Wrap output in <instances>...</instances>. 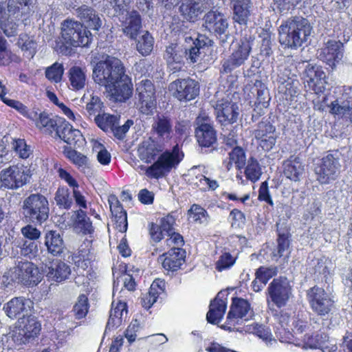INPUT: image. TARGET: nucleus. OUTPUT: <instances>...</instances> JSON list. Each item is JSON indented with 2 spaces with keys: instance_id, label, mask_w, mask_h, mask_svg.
Wrapping results in <instances>:
<instances>
[{
  "instance_id": "9b49d317",
  "label": "nucleus",
  "mask_w": 352,
  "mask_h": 352,
  "mask_svg": "<svg viewBox=\"0 0 352 352\" xmlns=\"http://www.w3.org/2000/svg\"><path fill=\"white\" fill-rule=\"evenodd\" d=\"M307 297L311 310L318 316H329L334 309V301L324 289L315 286L307 292Z\"/></svg>"
},
{
  "instance_id": "f704fd0d",
  "label": "nucleus",
  "mask_w": 352,
  "mask_h": 352,
  "mask_svg": "<svg viewBox=\"0 0 352 352\" xmlns=\"http://www.w3.org/2000/svg\"><path fill=\"white\" fill-rule=\"evenodd\" d=\"M123 32L131 38H135L142 28L141 17L136 11L129 14L126 20L122 23Z\"/></svg>"
},
{
  "instance_id": "774afa93",
  "label": "nucleus",
  "mask_w": 352,
  "mask_h": 352,
  "mask_svg": "<svg viewBox=\"0 0 352 352\" xmlns=\"http://www.w3.org/2000/svg\"><path fill=\"white\" fill-rule=\"evenodd\" d=\"M116 229L120 232H125L127 230V216L126 211H120L113 213Z\"/></svg>"
},
{
  "instance_id": "a211bd4d",
  "label": "nucleus",
  "mask_w": 352,
  "mask_h": 352,
  "mask_svg": "<svg viewBox=\"0 0 352 352\" xmlns=\"http://www.w3.org/2000/svg\"><path fill=\"white\" fill-rule=\"evenodd\" d=\"M340 167L338 158L333 154H328L315 168L317 180L322 184H327L335 180L339 174Z\"/></svg>"
},
{
  "instance_id": "4468645a",
  "label": "nucleus",
  "mask_w": 352,
  "mask_h": 352,
  "mask_svg": "<svg viewBox=\"0 0 352 352\" xmlns=\"http://www.w3.org/2000/svg\"><path fill=\"white\" fill-rule=\"evenodd\" d=\"M214 108L217 120L223 126L236 122L241 112L239 104L229 96L217 100Z\"/></svg>"
},
{
  "instance_id": "72a5a7b5",
  "label": "nucleus",
  "mask_w": 352,
  "mask_h": 352,
  "mask_svg": "<svg viewBox=\"0 0 352 352\" xmlns=\"http://www.w3.org/2000/svg\"><path fill=\"white\" fill-rule=\"evenodd\" d=\"M165 289V282L162 279H155L151 284L148 292L142 298V305L146 309H150L157 301L160 294Z\"/></svg>"
},
{
  "instance_id": "bf43d9fd",
  "label": "nucleus",
  "mask_w": 352,
  "mask_h": 352,
  "mask_svg": "<svg viewBox=\"0 0 352 352\" xmlns=\"http://www.w3.org/2000/svg\"><path fill=\"white\" fill-rule=\"evenodd\" d=\"M6 94V89L5 86L2 85V82L0 81V98L1 99V100L8 106L17 110L22 115L23 113H25L26 107L23 104L17 100L8 99L5 96Z\"/></svg>"
},
{
  "instance_id": "6ab92c4d",
  "label": "nucleus",
  "mask_w": 352,
  "mask_h": 352,
  "mask_svg": "<svg viewBox=\"0 0 352 352\" xmlns=\"http://www.w3.org/2000/svg\"><path fill=\"white\" fill-rule=\"evenodd\" d=\"M169 89L179 101H188L195 98L199 94V87L194 80L184 78L172 82Z\"/></svg>"
},
{
  "instance_id": "412c9836",
  "label": "nucleus",
  "mask_w": 352,
  "mask_h": 352,
  "mask_svg": "<svg viewBox=\"0 0 352 352\" xmlns=\"http://www.w3.org/2000/svg\"><path fill=\"white\" fill-rule=\"evenodd\" d=\"M343 44L340 41L329 40L318 51V57L333 69L343 58Z\"/></svg>"
},
{
  "instance_id": "680f3d73",
  "label": "nucleus",
  "mask_w": 352,
  "mask_h": 352,
  "mask_svg": "<svg viewBox=\"0 0 352 352\" xmlns=\"http://www.w3.org/2000/svg\"><path fill=\"white\" fill-rule=\"evenodd\" d=\"M289 241L288 236L285 234H280L278 238V250L277 253L273 252L274 257L280 258L283 256H288Z\"/></svg>"
},
{
  "instance_id": "aec40b11",
  "label": "nucleus",
  "mask_w": 352,
  "mask_h": 352,
  "mask_svg": "<svg viewBox=\"0 0 352 352\" xmlns=\"http://www.w3.org/2000/svg\"><path fill=\"white\" fill-rule=\"evenodd\" d=\"M41 325L36 318L30 314L18 320L15 336L20 343L25 344L39 334Z\"/></svg>"
},
{
  "instance_id": "8fccbe9b",
  "label": "nucleus",
  "mask_w": 352,
  "mask_h": 352,
  "mask_svg": "<svg viewBox=\"0 0 352 352\" xmlns=\"http://www.w3.org/2000/svg\"><path fill=\"white\" fill-rule=\"evenodd\" d=\"M54 199L57 206L60 208L69 209L72 204V199L68 188L65 187H60L56 192Z\"/></svg>"
},
{
  "instance_id": "5701e85b",
  "label": "nucleus",
  "mask_w": 352,
  "mask_h": 352,
  "mask_svg": "<svg viewBox=\"0 0 352 352\" xmlns=\"http://www.w3.org/2000/svg\"><path fill=\"white\" fill-rule=\"evenodd\" d=\"M33 305V302L30 299L18 297L6 303L3 309L10 318L13 319L21 316L23 318L31 313Z\"/></svg>"
},
{
  "instance_id": "6e6552de",
  "label": "nucleus",
  "mask_w": 352,
  "mask_h": 352,
  "mask_svg": "<svg viewBox=\"0 0 352 352\" xmlns=\"http://www.w3.org/2000/svg\"><path fill=\"white\" fill-rule=\"evenodd\" d=\"M137 108L146 116H153L157 109V98L154 85L150 80H142L136 85Z\"/></svg>"
},
{
  "instance_id": "338daca9",
  "label": "nucleus",
  "mask_w": 352,
  "mask_h": 352,
  "mask_svg": "<svg viewBox=\"0 0 352 352\" xmlns=\"http://www.w3.org/2000/svg\"><path fill=\"white\" fill-rule=\"evenodd\" d=\"M276 9L281 13L285 14L293 9L300 0H273Z\"/></svg>"
},
{
  "instance_id": "f3484780",
  "label": "nucleus",
  "mask_w": 352,
  "mask_h": 352,
  "mask_svg": "<svg viewBox=\"0 0 352 352\" xmlns=\"http://www.w3.org/2000/svg\"><path fill=\"white\" fill-rule=\"evenodd\" d=\"M196 122L195 136L199 145L204 147L212 146L217 141V136L211 118L206 113H201L197 118Z\"/></svg>"
},
{
  "instance_id": "3c124183",
  "label": "nucleus",
  "mask_w": 352,
  "mask_h": 352,
  "mask_svg": "<svg viewBox=\"0 0 352 352\" xmlns=\"http://www.w3.org/2000/svg\"><path fill=\"white\" fill-rule=\"evenodd\" d=\"M64 73L63 65L59 63H54L45 69V77L52 82L58 83L62 80Z\"/></svg>"
},
{
  "instance_id": "a878e982",
  "label": "nucleus",
  "mask_w": 352,
  "mask_h": 352,
  "mask_svg": "<svg viewBox=\"0 0 352 352\" xmlns=\"http://www.w3.org/2000/svg\"><path fill=\"white\" fill-rule=\"evenodd\" d=\"M185 252L179 248H173L168 252L163 254L159 261L167 271L177 270L184 261Z\"/></svg>"
},
{
  "instance_id": "bb28decb",
  "label": "nucleus",
  "mask_w": 352,
  "mask_h": 352,
  "mask_svg": "<svg viewBox=\"0 0 352 352\" xmlns=\"http://www.w3.org/2000/svg\"><path fill=\"white\" fill-rule=\"evenodd\" d=\"M244 167L245 179L242 175V169L236 175V179L239 184L245 185L248 181L255 183L260 179L262 175V169L257 160L254 157L249 158L246 166Z\"/></svg>"
},
{
  "instance_id": "e433bc0d",
  "label": "nucleus",
  "mask_w": 352,
  "mask_h": 352,
  "mask_svg": "<svg viewBox=\"0 0 352 352\" xmlns=\"http://www.w3.org/2000/svg\"><path fill=\"white\" fill-rule=\"evenodd\" d=\"M179 12L184 19L189 22L196 21L203 13L195 0H186L179 7Z\"/></svg>"
},
{
  "instance_id": "a19ab883",
  "label": "nucleus",
  "mask_w": 352,
  "mask_h": 352,
  "mask_svg": "<svg viewBox=\"0 0 352 352\" xmlns=\"http://www.w3.org/2000/svg\"><path fill=\"white\" fill-rule=\"evenodd\" d=\"M172 126L173 123L170 118L161 115L155 118L152 129L158 137L168 138L172 131Z\"/></svg>"
},
{
  "instance_id": "b1692460",
  "label": "nucleus",
  "mask_w": 352,
  "mask_h": 352,
  "mask_svg": "<svg viewBox=\"0 0 352 352\" xmlns=\"http://www.w3.org/2000/svg\"><path fill=\"white\" fill-rule=\"evenodd\" d=\"M276 81L280 93L291 97L297 94L298 81L296 79L295 76L292 74L290 69L287 68L280 69Z\"/></svg>"
},
{
  "instance_id": "79ce46f5",
  "label": "nucleus",
  "mask_w": 352,
  "mask_h": 352,
  "mask_svg": "<svg viewBox=\"0 0 352 352\" xmlns=\"http://www.w3.org/2000/svg\"><path fill=\"white\" fill-rule=\"evenodd\" d=\"M29 10L28 7L20 6V15L19 16L16 14L13 15L11 14L8 11V18L6 21H4L1 23V29L3 31V33L8 36H14L18 33V25L16 22H14L12 18L16 20H19L21 17L25 14Z\"/></svg>"
},
{
  "instance_id": "20e7f679",
  "label": "nucleus",
  "mask_w": 352,
  "mask_h": 352,
  "mask_svg": "<svg viewBox=\"0 0 352 352\" xmlns=\"http://www.w3.org/2000/svg\"><path fill=\"white\" fill-rule=\"evenodd\" d=\"M61 39L66 47L87 46L91 41V34L79 21L66 19L61 24Z\"/></svg>"
},
{
  "instance_id": "2eb2a0df",
  "label": "nucleus",
  "mask_w": 352,
  "mask_h": 352,
  "mask_svg": "<svg viewBox=\"0 0 352 352\" xmlns=\"http://www.w3.org/2000/svg\"><path fill=\"white\" fill-rule=\"evenodd\" d=\"M203 26L210 32L214 34L223 44L227 42L230 34L228 31V21L225 15L217 11H210L204 17Z\"/></svg>"
},
{
  "instance_id": "f03ea898",
  "label": "nucleus",
  "mask_w": 352,
  "mask_h": 352,
  "mask_svg": "<svg viewBox=\"0 0 352 352\" xmlns=\"http://www.w3.org/2000/svg\"><path fill=\"white\" fill-rule=\"evenodd\" d=\"M311 30V24L307 19L302 16L290 18L279 27V42L285 47L296 49L307 41Z\"/></svg>"
},
{
  "instance_id": "f257e3e1",
  "label": "nucleus",
  "mask_w": 352,
  "mask_h": 352,
  "mask_svg": "<svg viewBox=\"0 0 352 352\" xmlns=\"http://www.w3.org/2000/svg\"><path fill=\"white\" fill-rule=\"evenodd\" d=\"M93 79L105 87L111 100L125 102L132 95L131 78L125 74L122 61L117 58L107 56L97 63L93 69Z\"/></svg>"
},
{
  "instance_id": "dca6fc26",
  "label": "nucleus",
  "mask_w": 352,
  "mask_h": 352,
  "mask_svg": "<svg viewBox=\"0 0 352 352\" xmlns=\"http://www.w3.org/2000/svg\"><path fill=\"white\" fill-rule=\"evenodd\" d=\"M336 93L340 96L331 103L330 112L349 120L352 124V89L339 87Z\"/></svg>"
},
{
  "instance_id": "39448f33",
  "label": "nucleus",
  "mask_w": 352,
  "mask_h": 352,
  "mask_svg": "<svg viewBox=\"0 0 352 352\" xmlns=\"http://www.w3.org/2000/svg\"><path fill=\"white\" fill-rule=\"evenodd\" d=\"M8 283L10 282L21 283L24 285H36L42 278V274L38 267L30 261H19L4 275Z\"/></svg>"
},
{
  "instance_id": "69168bd1",
  "label": "nucleus",
  "mask_w": 352,
  "mask_h": 352,
  "mask_svg": "<svg viewBox=\"0 0 352 352\" xmlns=\"http://www.w3.org/2000/svg\"><path fill=\"white\" fill-rule=\"evenodd\" d=\"M12 148L19 155V157L22 159H27L32 153L30 146L27 145L26 142L23 139L15 140L13 142Z\"/></svg>"
},
{
  "instance_id": "37998d69",
  "label": "nucleus",
  "mask_w": 352,
  "mask_h": 352,
  "mask_svg": "<svg viewBox=\"0 0 352 352\" xmlns=\"http://www.w3.org/2000/svg\"><path fill=\"white\" fill-rule=\"evenodd\" d=\"M76 215L75 228L76 230L83 234H91L94 229L86 213L82 209H80L76 212Z\"/></svg>"
},
{
  "instance_id": "7c9ffc66",
  "label": "nucleus",
  "mask_w": 352,
  "mask_h": 352,
  "mask_svg": "<svg viewBox=\"0 0 352 352\" xmlns=\"http://www.w3.org/2000/svg\"><path fill=\"white\" fill-rule=\"evenodd\" d=\"M44 243L48 253L53 256H60L64 252L65 243L63 237L56 230H50L45 233Z\"/></svg>"
},
{
  "instance_id": "0eeeda50",
  "label": "nucleus",
  "mask_w": 352,
  "mask_h": 352,
  "mask_svg": "<svg viewBox=\"0 0 352 352\" xmlns=\"http://www.w3.org/2000/svg\"><path fill=\"white\" fill-rule=\"evenodd\" d=\"M253 41L251 36H244L234 44L230 55L222 62L221 73L230 74L244 65L250 56Z\"/></svg>"
},
{
  "instance_id": "9d476101",
  "label": "nucleus",
  "mask_w": 352,
  "mask_h": 352,
  "mask_svg": "<svg viewBox=\"0 0 352 352\" xmlns=\"http://www.w3.org/2000/svg\"><path fill=\"white\" fill-rule=\"evenodd\" d=\"M268 305L272 302L277 307H285L292 297V287L285 277L274 278L267 289Z\"/></svg>"
},
{
  "instance_id": "f8f14e48",
  "label": "nucleus",
  "mask_w": 352,
  "mask_h": 352,
  "mask_svg": "<svg viewBox=\"0 0 352 352\" xmlns=\"http://www.w3.org/2000/svg\"><path fill=\"white\" fill-rule=\"evenodd\" d=\"M184 49L187 60L196 63L201 60V55L205 50L212 46L213 42L208 36L193 33L184 35Z\"/></svg>"
},
{
  "instance_id": "de8ad7c7",
  "label": "nucleus",
  "mask_w": 352,
  "mask_h": 352,
  "mask_svg": "<svg viewBox=\"0 0 352 352\" xmlns=\"http://www.w3.org/2000/svg\"><path fill=\"white\" fill-rule=\"evenodd\" d=\"M154 40L148 32H146L137 41V50L142 56L150 54L153 48Z\"/></svg>"
},
{
  "instance_id": "c9c22d12",
  "label": "nucleus",
  "mask_w": 352,
  "mask_h": 352,
  "mask_svg": "<svg viewBox=\"0 0 352 352\" xmlns=\"http://www.w3.org/2000/svg\"><path fill=\"white\" fill-rule=\"evenodd\" d=\"M226 302L219 298H215L210 305V309L206 315L208 322L217 324L223 318L226 310Z\"/></svg>"
},
{
  "instance_id": "13d9d810",
  "label": "nucleus",
  "mask_w": 352,
  "mask_h": 352,
  "mask_svg": "<svg viewBox=\"0 0 352 352\" xmlns=\"http://www.w3.org/2000/svg\"><path fill=\"white\" fill-rule=\"evenodd\" d=\"M21 254L30 258H34L38 252V243L35 241L25 240L20 247Z\"/></svg>"
},
{
  "instance_id": "49530a36",
  "label": "nucleus",
  "mask_w": 352,
  "mask_h": 352,
  "mask_svg": "<svg viewBox=\"0 0 352 352\" xmlns=\"http://www.w3.org/2000/svg\"><path fill=\"white\" fill-rule=\"evenodd\" d=\"M188 219L195 223L207 224L209 217L206 210L197 204H193L188 211Z\"/></svg>"
},
{
  "instance_id": "4be33fe9",
  "label": "nucleus",
  "mask_w": 352,
  "mask_h": 352,
  "mask_svg": "<svg viewBox=\"0 0 352 352\" xmlns=\"http://www.w3.org/2000/svg\"><path fill=\"white\" fill-rule=\"evenodd\" d=\"M43 271L48 280L58 283L68 278L71 274L70 267L58 259L47 260L44 263Z\"/></svg>"
},
{
  "instance_id": "864d4df0",
  "label": "nucleus",
  "mask_w": 352,
  "mask_h": 352,
  "mask_svg": "<svg viewBox=\"0 0 352 352\" xmlns=\"http://www.w3.org/2000/svg\"><path fill=\"white\" fill-rule=\"evenodd\" d=\"M104 104L100 98L96 96H92L90 100L86 104V111L89 116L102 114L104 110Z\"/></svg>"
},
{
  "instance_id": "c03bdc74",
  "label": "nucleus",
  "mask_w": 352,
  "mask_h": 352,
  "mask_svg": "<svg viewBox=\"0 0 352 352\" xmlns=\"http://www.w3.org/2000/svg\"><path fill=\"white\" fill-rule=\"evenodd\" d=\"M252 3L249 5H238L232 6L234 22L245 25L251 16Z\"/></svg>"
},
{
  "instance_id": "ea45409f",
  "label": "nucleus",
  "mask_w": 352,
  "mask_h": 352,
  "mask_svg": "<svg viewBox=\"0 0 352 352\" xmlns=\"http://www.w3.org/2000/svg\"><path fill=\"white\" fill-rule=\"evenodd\" d=\"M245 151L242 148L236 146L229 153L228 159L223 162V164L227 170H230L232 168L233 164L240 170L245 166Z\"/></svg>"
},
{
  "instance_id": "e2e57ef3",
  "label": "nucleus",
  "mask_w": 352,
  "mask_h": 352,
  "mask_svg": "<svg viewBox=\"0 0 352 352\" xmlns=\"http://www.w3.org/2000/svg\"><path fill=\"white\" fill-rule=\"evenodd\" d=\"M21 50L24 52V56L28 58H32L36 54V43L32 39L21 37L19 42Z\"/></svg>"
},
{
  "instance_id": "052dcab7",
  "label": "nucleus",
  "mask_w": 352,
  "mask_h": 352,
  "mask_svg": "<svg viewBox=\"0 0 352 352\" xmlns=\"http://www.w3.org/2000/svg\"><path fill=\"white\" fill-rule=\"evenodd\" d=\"M64 153L70 161L78 166H83L87 164L86 156L69 147L65 148Z\"/></svg>"
},
{
  "instance_id": "a18cd8bd",
  "label": "nucleus",
  "mask_w": 352,
  "mask_h": 352,
  "mask_svg": "<svg viewBox=\"0 0 352 352\" xmlns=\"http://www.w3.org/2000/svg\"><path fill=\"white\" fill-rule=\"evenodd\" d=\"M94 121L97 126L104 131H112L116 124H118V118L116 116L105 113L96 116Z\"/></svg>"
},
{
  "instance_id": "c85d7f7f",
  "label": "nucleus",
  "mask_w": 352,
  "mask_h": 352,
  "mask_svg": "<svg viewBox=\"0 0 352 352\" xmlns=\"http://www.w3.org/2000/svg\"><path fill=\"white\" fill-rule=\"evenodd\" d=\"M326 77L325 73L322 68L317 65L308 64L303 72L304 83L310 89L316 90V87L320 84H323V81Z\"/></svg>"
},
{
  "instance_id": "09e8293b",
  "label": "nucleus",
  "mask_w": 352,
  "mask_h": 352,
  "mask_svg": "<svg viewBox=\"0 0 352 352\" xmlns=\"http://www.w3.org/2000/svg\"><path fill=\"white\" fill-rule=\"evenodd\" d=\"M47 96L48 98L50 100V101L56 104L60 109L63 113H64V115L67 116V118L69 120H72L76 123L80 122L81 116L78 113H74L69 107H67L63 103L59 102L58 99L54 93L50 91H47Z\"/></svg>"
},
{
  "instance_id": "6e6d98bb",
  "label": "nucleus",
  "mask_w": 352,
  "mask_h": 352,
  "mask_svg": "<svg viewBox=\"0 0 352 352\" xmlns=\"http://www.w3.org/2000/svg\"><path fill=\"white\" fill-rule=\"evenodd\" d=\"M236 256L230 253L225 252L221 254L218 261L216 262V269L219 272H222L230 269L236 262Z\"/></svg>"
},
{
  "instance_id": "c756f323",
  "label": "nucleus",
  "mask_w": 352,
  "mask_h": 352,
  "mask_svg": "<svg viewBox=\"0 0 352 352\" xmlns=\"http://www.w3.org/2000/svg\"><path fill=\"white\" fill-rule=\"evenodd\" d=\"M304 171L305 166L298 157L291 156L283 162L284 175L292 181H300Z\"/></svg>"
},
{
  "instance_id": "7ed1b4c3",
  "label": "nucleus",
  "mask_w": 352,
  "mask_h": 352,
  "mask_svg": "<svg viewBox=\"0 0 352 352\" xmlns=\"http://www.w3.org/2000/svg\"><path fill=\"white\" fill-rule=\"evenodd\" d=\"M184 157L178 144L173 146L171 150H166L157 157L151 166H140L138 168L145 173L150 179L164 177L166 175L175 168Z\"/></svg>"
},
{
  "instance_id": "ddd939ff",
  "label": "nucleus",
  "mask_w": 352,
  "mask_h": 352,
  "mask_svg": "<svg viewBox=\"0 0 352 352\" xmlns=\"http://www.w3.org/2000/svg\"><path fill=\"white\" fill-rule=\"evenodd\" d=\"M29 175L26 167L23 165L10 166L0 173V188L16 190L24 186Z\"/></svg>"
},
{
  "instance_id": "423d86ee",
  "label": "nucleus",
  "mask_w": 352,
  "mask_h": 352,
  "mask_svg": "<svg viewBox=\"0 0 352 352\" xmlns=\"http://www.w3.org/2000/svg\"><path fill=\"white\" fill-rule=\"evenodd\" d=\"M23 214L33 223L41 224L49 217L47 199L39 193L31 194L23 201Z\"/></svg>"
},
{
  "instance_id": "393cba45",
  "label": "nucleus",
  "mask_w": 352,
  "mask_h": 352,
  "mask_svg": "<svg viewBox=\"0 0 352 352\" xmlns=\"http://www.w3.org/2000/svg\"><path fill=\"white\" fill-rule=\"evenodd\" d=\"M185 53L177 44H171L166 47L164 58L168 67L173 74L183 70L184 63L183 55Z\"/></svg>"
},
{
  "instance_id": "5fc2aeb1",
  "label": "nucleus",
  "mask_w": 352,
  "mask_h": 352,
  "mask_svg": "<svg viewBox=\"0 0 352 352\" xmlns=\"http://www.w3.org/2000/svg\"><path fill=\"white\" fill-rule=\"evenodd\" d=\"M89 309L88 298L84 295H80L77 302L73 308L74 315L76 319H81L85 317Z\"/></svg>"
},
{
  "instance_id": "4d7b16f0",
  "label": "nucleus",
  "mask_w": 352,
  "mask_h": 352,
  "mask_svg": "<svg viewBox=\"0 0 352 352\" xmlns=\"http://www.w3.org/2000/svg\"><path fill=\"white\" fill-rule=\"evenodd\" d=\"M35 124L38 129H43L48 132H52V130H54L57 126L56 121L51 118L48 113L45 111H42L41 113L40 116Z\"/></svg>"
},
{
  "instance_id": "603ef678",
  "label": "nucleus",
  "mask_w": 352,
  "mask_h": 352,
  "mask_svg": "<svg viewBox=\"0 0 352 352\" xmlns=\"http://www.w3.org/2000/svg\"><path fill=\"white\" fill-rule=\"evenodd\" d=\"M278 269L276 266H261L257 269L255 276L258 280L263 285H266L268 280L276 276Z\"/></svg>"
},
{
  "instance_id": "cd10ccee",
  "label": "nucleus",
  "mask_w": 352,
  "mask_h": 352,
  "mask_svg": "<svg viewBox=\"0 0 352 352\" xmlns=\"http://www.w3.org/2000/svg\"><path fill=\"white\" fill-rule=\"evenodd\" d=\"M164 148L162 144L151 139H148L142 143L138 148V152L141 160L147 164H151Z\"/></svg>"
},
{
  "instance_id": "0e129e2a",
  "label": "nucleus",
  "mask_w": 352,
  "mask_h": 352,
  "mask_svg": "<svg viewBox=\"0 0 352 352\" xmlns=\"http://www.w3.org/2000/svg\"><path fill=\"white\" fill-rule=\"evenodd\" d=\"M275 127L270 122H261L258 123L257 129L254 131L256 139L265 138L274 135Z\"/></svg>"
},
{
  "instance_id": "473e14b6",
  "label": "nucleus",
  "mask_w": 352,
  "mask_h": 352,
  "mask_svg": "<svg viewBox=\"0 0 352 352\" xmlns=\"http://www.w3.org/2000/svg\"><path fill=\"white\" fill-rule=\"evenodd\" d=\"M56 135L69 145H76L82 138V134L78 129H74L66 122H62L56 128Z\"/></svg>"
},
{
  "instance_id": "2f4dec72",
  "label": "nucleus",
  "mask_w": 352,
  "mask_h": 352,
  "mask_svg": "<svg viewBox=\"0 0 352 352\" xmlns=\"http://www.w3.org/2000/svg\"><path fill=\"white\" fill-rule=\"evenodd\" d=\"M76 11L77 16L83 23H86L88 28L94 30H98L102 25V22L92 8L82 5L78 7Z\"/></svg>"
},
{
  "instance_id": "58836bf2",
  "label": "nucleus",
  "mask_w": 352,
  "mask_h": 352,
  "mask_svg": "<svg viewBox=\"0 0 352 352\" xmlns=\"http://www.w3.org/2000/svg\"><path fill=\"white\" fill-rule=\"evenodd\" d=\"M90 247L89 241L84 242L72 256V261L78 267L85 270L89 267L91 261Z\"/></svg>"
},
{
  "instance_id": "4c0bfd02",
  "label": "nucleus",
  "mask_w": 352,
  "mask_h": 352,
  "mask_svg": "<svg viewBox=\"0 0 352 352\" xmlns=\"http://www.w3.org/2000/svg\"><path fill=\"white\" fill-rule=\"evenodd\" d=\"M68 75L71 89L78 91L85 87L87 76L83 69L78 66H74L69 69Z\"/></svg>"
},
{
  "instance_id": "1a4fd4ad",
  "label": "nucleus",
  "mask_w": 352,
  "mask_h": 352,
  "mask_svg": "<svg viewBox=\"0 0 352 352\" xmlns=\"http://www.w3.org/2000/svg\"><path fill=\"white\" fill-rule=\"evenodd\" d=\"M253 316V310L250 302L243 298H234L230 309L228 314L226 322L221 328L229 331L236 329V325L243 320H248ZM238 331V329H236Z\"/></svg>"
}]
</instances>
